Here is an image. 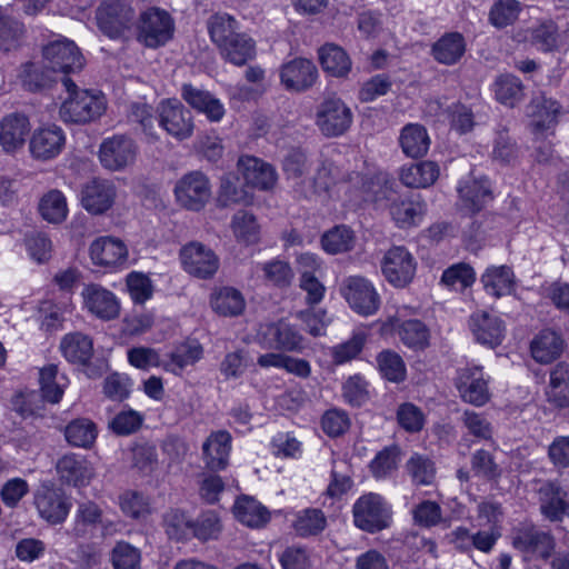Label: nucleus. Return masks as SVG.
I'll return each mask as SVG.
<instances>
[{
	"label": "nucleus",
	"mask_w": 569,
	"mask_h": 569,
	"mask_svg": "<svg viewBox=\"0 0 569 569\" xmlns=\"http://www.w3.org/2000/svg\"><path fill=\"white\" fill-rule=\"evenodd\" d=\"M181 98L196 111L203 113L210 122H219L226 114L223 103L210 91L191 83H183Z\"/></svg>",
	"instance_id": "obj_20"
},
{
	"label": "nucleus",
	"mask_w": 569,
	"mask_h": 569,
	"mask_svg": "<svg viewBox=\"0 0 569 569\" xmlns=\"http://www.w3.org/2000/svg\"><path fill=\"white\" fill-rule=\"evenodd\" d=\"M238 29L237 20L227 13H216L208 20L210 39L217 46L221 58L237 67H242L254 59L256 42Z\"/></svg>",
	"instance_id": "obj_1"
},
{
	"label": "nucleus",
	"mask_w": 569,
	"mask_h": 569,
	"mask_svg": "<svg viewBox=\"0 0 569 569\" xmlns=\"http://www.w3.org/2000/svg\"><path fill=\"white\" fill-rule=\"evenodd\" d=\"M328 526L327 517L321 509L306 508L297 512L292 528L301 538L315 537L325 531Z\"/></svg>",
	"instance_id": "obj_40"
},
{
	"label": "nucleus",
	"mask_w": 569,
	"mask_h": 569,
	"mask_svg": "<svg viewBox=\"0 0 569 569\" xmlns=\"http://www.w3.org/2000/svg\"><path fill=\"white\" fill-rule=\"evenodd\" d=\"M137 153L138 146L130 137L116 134L101 142L99 160L103 168L120 171L134 162Z\"/></svg>",
	"instance_id": "obj_11"
},
{
	"label": "nucleus",
	"mask_w": 569,
	"mask_h": 569,
	"mask_svg": "<svg viewBox=\"0 0 569 569\" xmlns=\"http://www.w3.org/2000/svg\"><path fill=\"white\" fill-rule=\"evenodd\" d=\"M439 176L438 163L430 160L403 166L399 172L400 181L409 188H428L438 180Z\"/></svg>",
	"instance_id": "obj_32"
},
{
	"label": "nucleus",
	"mask_w": 569,
	"mask_h": 569,
	"mask_svg": "<svg viewBox=\"0 0 569 569\" xmlns=\"http://www.w3.org/2000/svg\"><path fill=\"white\" fill-rule=\"evenodd\" d=\"M475 281L476 272L473 268L466 262L455 263L447 268L440 280L443 286L456 291H463L471 287Z\"/></svg>",
	"instance_id": "obj_48"
},
{
	"label": "nucleus",
	"mask_w": 569,
	"mask_h": 569,
	"mask_svg": "<svg viewBox=\"0 0 569 569\" xmlns=\"http://www.w3.org/2000/svg\"><path fill=\"white\" fill-rule=\"evenodd\" d=\"M221 523L216 512H202L194 521L191 520V536L200 541L217 539Z\"/></svg>",
	"instance_id": "obj_60"
},
{
	"label": "nucleus",
	"mask_w": 569,
	"mask_h": 569,
	"mask_svg": "<svg viewBox=\"0 0 569 569\" xmlns=\"http://www.w3.org/2000/svg\"><path fill=\"white\" fill-rule=\"evenodd\" d=\"M39 212L50 223L64 221L68 214V206L63 193L53 189L43 194L39 202Z\"/></svg>",
	"instance_id": "obj_43"
},
{
	"label": "nucleus",
	"mask_w": 569,
	"mask_h": 569,
	"mask_svg": "<svg viewBox=\"0 0 569 569\" xmlns=\"http://www.w3.org/2000/svg\"><path fill=\"white\" fill-rule=\"evenodd\" d=\"M351 109L337 97L326 98L317 108L316 124L326 137H339L352 123Z\"/></svg>",
	"instance_id": "obj_10"
},
{
	"label": "nucleus",
	"mask_w": 569,
	"mask_h": 569,
	"mask_svg": "<svg viewBox=\"0 0 569 569\" xmlns=\"http://www.w3.org/2000/svg\"><path fill=\"white\" fill-rule=\"evenodd\" d=\"M57 472L61 481L72 486H84L93 476L89 461L74 453L64 455L58 460Z\"/></svg>",
	"instance_id": "obj_30"
},
{
	"label": "nucleus",
	"mask_w": 569,
	"mask_h": 569,
	"mask_svg": "<svg viewBox=\"0 0 569 569\" xmlns=\"http://www.w3.org/2000/svg\"><path fill=\"white\" fill-rule=\"evenodd\" d=\"M318 79L316 64L305 58H296L280 69L282 86L295 92H302L311 88Z\"/></svg>",
	"instance_id": "obj_18"
},
{
	"label": "nucleus",
	"mask_w": 569,
	"mask_h": 569,
	"mask_svg": "<svg viewBox=\"0 0 569 569\" xmlns=\"http://www.w3.org/2000/svg\"><path fill=\"white\" fill-rule=\"evenodd\" d=\"M213 310L221 316H238L244 309V299L240 291L224 287L211 300Z\"/></svg>",
	"instance_id": "obj_47"
},
{
	"label": "nucleus",
	"mask_w": 569,
	"mask_h": 569,
	"mask_svg": "<svg viewBox=\"0 0 569 569\" xmlns=\"http://www.w3.org/2000/svg\"><path fill=\"white\" fill-rule=\"evenodd\" d=\"M219 201L223 207L231 204L249 206L253 202V194L244 187H238L231 177L221 180Z\"/></svg>",
	"instance_id": "obj_56"
},
{
	"label": "nucleus",
	"mask_w": 569,
	"mask_h": 569,
	"mask_svg": "<svg viewBox=\"0 0 569 569\" xmlns=\"http://www.w3.org/2000/svg\"><path fill=\"white\" fill-rule=\"evenodd\" d=\"M262 338L269 348L282 352H302L306 348L305 337L286 319L267 325Z\"/></svg>",
	"instance_id": "obj_13"
},
{
	"label": "nucleus",
	"mask_w": 569,
	"mask_h": 569,
	"mask_svg": "<svg viewBox=\"0 0 569 569\" xmlns=\"http://www.w3.org/2000/svg\"><path fill=\"white\" fill-rule=\"evenodd\" d=\"M391 507L386 499L375 492L359 497L352 506L353 523L369 533L379 532L390 526Z\"/></svg>",
	"instance_id": "obj_4"
},
{
	"label": "nucleus",
	"mask_w": 569,
	"mask_h": 569,
	"mask_svg": "<svg viewBox=\"0 0 569 569\" xmlns=\"http://www.w3.org/2000/svg\"><path fill=\"white\" fill-rule=\"evenodd\" d=\"M202 356L200 345L181 346L170 355V359L162 366L166 370L173 373L181 372L187 366L196 363Z\"/></svg>",
	"instance_id": "obj_58"
},
{
	"label": "nucleus",
	"mask_w": 569,
	"mask_h": 569,
	"mask_svg": "<svg viewBox=\"0 0 569 569\" xmlns=\"http://www.w3.org/2000/svg\"><path fill=\"white\" fill-rule=\"evenodd\" d=\"M567 492L555 482H545L539 489L540 511L550 521H562L569 515Z\"/></svg>",
	"instance_id": "obj_26"
},
{
	"label": "nucleus",
	"mask_w": 569,
	"mask_h": 569,
	"mask_svg": "<svg viewBox=\"0 0 569 569\" xmlns=\"http://www.w3.org/2000/svg\"><path fill=\"white\" fill-rule=\"evenodd\" d=\"M319 61L323 71L336 78H345L351 70V59L339 46L327 43L319 49Z\"/></svg>",
	"instance_id": "obj_36"
},
{
	"label": "nucleus",
	"mask_w": 569,
	"mask_h": 569,
	"mask_svg": "<svg viewBox=\"0 0 569 569\" xmlns=\"http://www.w3.org/2000/svg\"><path fill=\"white\" fill-rule=\"evenodd\" d=\"M60 350L67 361L74 365H87L93 356V342L84 333L71 332L61 339Z\"/></svg>",
	"instance_id": "obj_34"
},
{
	"label": "nucleus",
	"mask_w": 569,
	"mask_h": 569,
	"mask_svg": "<svg viewBox=\"0 0 569 569\" xmlns=\"http://www.w3.org/2000/svg\"><path fill=\"white\" fill-rule=\"evenodd\" d=\"M69 97L62 102L59 116L66 123L86 124L99 119L106 110L104 98L89 90H79L69 78L61 79Z\"/></svg>",
	"instance_id": "obj_2"
},
{
	"label": "nucleus",
	"mask_w": 569,
	"mask_h": 569,
	"mask_svg": "<svg viewBox=\"0 0 569 569\" xmlns=\"http://www.w3.org/2000/svg\"><path fill=\"white\" fill-rule=\"evenodd\" d=\"M368 340V332L365 330H355L351 337L330 350L333 363L343 365L356 359L362 351Z\"/></svg>",
	"instance_id": "obj_44"
},
{
	"label": "nucleus",
	"mask_w": 569,
	"mask_h": 569,
	"mask_svg": "<svg viewBox=\"0 0 569 569\" xmlns=\"http://www.w3.org/2000/svg\"><path fill=\"white\" fill-rule=\"evenodd\" d=\"M144 421V416L131 408L118 412L109 422V428L118 436H129L137 432Z\"/></svg>",
	"instance_id": "obj_61"
},
{
	"label": "nucleus",
	"mask_w": 569,
	"mask_h": 569,
	"mask_svg": "<svg viewBox=\"0 0 569 569\" xmlns=\"http://www.w3.org/2000/svg\"><path fill=\"white\" fill-rule=\"evenodd\" d=\"M236 518L250 528H260L270 520V512L258 500L243 496L233 506Z\"/></svg>",
	"instance_id": "obj_38"
},
{
	"label": "nucleus",
	"mask_w": 569,
	"mask_h": 569,
	"mask_svg": "<svg viewBox=\"0 0 569 569\" xmlns=\"http://www.w3.org/2000/svg\"><path fill=\"white\" fill-rule=\"evenodd\" d=\"M340 293L349 307L360 316H372L380 307V297L373 284L361 276H349L340 286Z\"/></svg>",
	"instance_id": "obj_8"
},
{
	"label": "nucleus",
	"mask_w": 569,
	"mask_h": 569,
	"mask_svg": "<svg viewBox=\"0 0 569 569\" xmlns=\"http://www.w3.org/2000/svg\"><path fill=\"white\" fill-rule=\"evenodd\" d=\"M559 103L545 96L537 97L530 104V127L536 134V141L543 136L545 132L553 130L557 124V116L559 113Z\"/></svg>",
	"instance_id": "obj_27"
},
{
	"label": "nucleus",
	"mask_w": 569,
	"mask_h": 569,
	"mask_svg": "<svg viewBox=\"0 0 569 569\" xmlns=\"http://www.w3.org/2000/svg\"><path fill=\"white\" fill-rule=\"evenodd\" d=\"M382 272L391 284L405 287L415 276V259L405 247H393L383 258Z\"/></svg>",
	"instance_id": "obj_16"
},
{
	"label": "nucleus",
	"mask_w": 569,
	"mask_h": 569,
	"mask_svg": "<svg viewBox=\"0 0 569 569\" xmlns=\"http://www.w3.org/2000/svg\"><path fill=\"white\" fill-rule=\"evenodd\" d=\"M64 143L66 136L63 130L58 126H49L39 128L33 132L29 148L33 158L50 160L60 154Z\"/></svg>",
	"instance_id": "obj_23"
},
{
	"label": "nucleus",
	"mask_w": 569,
	"mask_h": 569,
	"mask_svg": "<svg viewBox=\"0 0 569 569\" xmlns=\"http://www.w3.org/2000/svg\"><path fill=\"white\" fill-rule=\"evenodd\" d=\"M174 194L182 207L198 211L210 198L209 180L200 171L189 172L177 182Z\"/></svg>",
	"instance_id": "obj_12"
},
{
	"label": "nucleus",
	"mask_w": 569,
	"mask_h": 569,
	"mask_svg": "<svg viewBox=\"0 0 569 569\" xmlns=\"http://www.w3.org/2000/svg\"><path fill=\"white\" fill-rule=\"evenodd\" d=\"M400 340L409 348L423 349L428 346L429 330L420 320H406L397 328Z\"/></svg>",
	"instance_id": "obj_50"
},
{
	"label": "nucleus",
	"mask_w": 569,
	"mask_h": 569,
	"mask_svg": "<svg viewBox=\"0 0 569 569\" xmlns=\"http://www.w3.org/2000/svg\"><path fill=\"white\" fill-rule=\"evenodd\" d=\"M510 539L512 547L526 557L547 559L556 547L553 536L531 522H520L513 527Z\"/></svg>",
	"instance_id": "obj_7"
},
{
	"label": "nucleus",
	"mask_w": 569,
	"mask_h": 569,
	"mask_svg": "<svg viewBox=\"0 0 569 569\" xmlns=\"http://www.w3.org/2000/svg\"><path fill=\"white\" fill-rule=\"evenodd\" d=\"M34 505L40 517L52 525L64 521L71 508L63 492L52 488L39 490L34 496Z\"/></svg>",
	"instance_id": "obj_24"
},
{
	"label": "nucleus",
	"mask_w": 569,
	"mask_h": 569,
	"mask_svg": "<svg viewBox=\"0 0 569 569\" xmlns=\"http://www.w3.org/2000/svg\"><path fill=\"white\" fill-rule=\"evenodd\" d=\"M481 282L488 295L496 298L511 293L515 287V276L507 266L491 267L481 276Z\"/></svg>",
	"instance_id": "obj_39"
},
{
	"label": "nucleus",
	"mask_w": 569,
	"mask_h": 569,
	"mask_svg": "<svg viewBox=\"0 0 569 569\" xmlns=\"http://www.w3.org/2000/svg\"><path fill=\"white\" fill-rule=\"evenodd\" d=\"M30 132L29 119L21 113H11L0 121V146L7 153L21 149Z\"/></svg>",
	"instance_id": "obj_25"
},
{
	"label": "nucleus",
	"mask_w": 569,
	"mask_h": 569,
	"mask_svg": "<svg viewBox=\"0 0 569 569\" xmlns=\"http://www.w3.org/2000/svg\"><path fill=\"white\" fill-rule=\"evenodd\" d=\"M321 244L331 254L347 252L355 246V233L346 226H337L322 236Z\"/></svg>",
	"instance_id": "obj_49"
},
{
	"label": "nucleus",
	"mask_w": 569,
	"mask_h": 569,
	"mask_svg": "<svg viewBox=\"0 0 569 569\" xmlns=\"http://www.w3.org/2000/svg\"><path fill=\"white\" fill-rule=\"evenodd\" d=\"M114 569H140V550L128 542L119 541L111 552Z\"/></svg>",
	"instance_id": "obj_63"
},
{
	"label": "nucleus",
	"mask_w": 569,
	"mask_h": 569,
	"mask_svg": "<svg viewBox=\"0 0 569 569\" xmlns=\"http://www.w3.org/2000/svg\"><path fill=\"white\" fill-rule=\"evenodd\" d=\"M380 373L389 381L400 382L406 379L407 370L402 358L392 350H383L377 356Z\"/></svg>",
	"instance_id": "obj_52"
},
{
	"label": "nucleus",
	"mask_w": 569,
	"mask_h": 569,
	"mask_svg": "<svg viewBox=\"0 0 569 569\" xmlns=\"http://www.w3.org/2000/svg\"><path fill=\"white\" fill-rule=\"evenodd\" d=\"M522 10L518 0H496L490 8L488 20L497 29L512 26Z\"/></svg>",
	"instance_id": "obj_45"
},
{
	"label": "nucleus",
	"mask_w": 569,
	"mask_h": 569,
	"mask_svg": "<svg viewBox=\"0 0 569 569\" xmlns=\"http://www.w3.org/2000/svg\"><path fill=\"white\" fill-rule=\"evenodd\" d=\"M495 93L498 101L513 107L523 97V86L517 77L505 74L495 82Z\"/></svg>",
	"instance_id": "obj_54"
},
{
	"label": "nucleus",
	"mask_w": 569,
	"mask_h": 569,
	"mask_svg": "<svg viewBox=\"0 0 569 569\" xmlns=\"http://www.w3.org/2000/svg\"><path fill=\"white\" fill-rule=\"evenodd\" d=\"M406 470L413 483L418 486L430 485L435 478L433 461L427 456L413 453L406 463Z\"/></svg>",
	"instance_id": "obj_53"
},
{
	"label": "nucleus",
	"mask_w": 569,
	"mask_h": 569,
	"mask_svg": "<svg viewBox=\"0 0 569 569\" xmlns=\"http://www.w3.org/2000/svg\"><path fill=\"white\" fill-rule=\"evenodd\" d=\"M392 219L401 228L419 223L426 212V203L410 199H393L389 206Z\"/></svg>",
	"instance_id": "obj_41"
},
{
	"label": "nucleus",
	"mask_w": 569,
	"mask_h": 569,
	"mask_svg": "<svg viewBox=\"0 0 569 569\" xmlns=\"http://www.w3.org/2000/svg\"><path fill=\"white\" fill-rule=\"evenodd\" d=\"M137 40L147 48L164 46L174 32V22L163 9L151 7L142 11L137 20Z\"/></svg>",
	"instance_id": "obj_5"
},
{
	"label": "nucleus",
	"mask_w": 569,
	"mask_h": 569,
	"mask_svg": "<svg viewBox=\"0 0 569 569\" xmlns=\"http://www.w3.org/2000/svg\"><path fill=\"white\" fill-rule=\"evenodd\" d=\"M96 21L106 37L124 39L136 23V12L127 0H103L96 10Z\"/></svg>",
	"instance_id": "obj_3"
},
{
	"label": "nucleus",
	"mask_w": 569,
	"mask_h": 569,
	"mask_svg": "<svg viewBox=\"0 0 569 569\" xmlns=\"http://www.w3.org/2000/svg\"><path fill=\"white\" fill-rule=\"evenodd\" d=\"M97 435L96 423L86 418L74 419L64 428L66 440L73 447L91 448L97 439Z\"/></svg>",
	"instance_id": "obj_42"
},
{
	"label": "nucleus",
	"mask_w": 569,
	"mask_h": 569,
	"mask_svg": "<svg viewBox=\"0 0 569 569\" xmlns=\"http://www.w3.org/2000/svg\"><path fill=\"white\" fill-rule=\"evenodd\" d=\"M159 126L172 138L182 141L192 137V112L177 98L162 99L156 109Z\"/></svg>",
	"instance_id": "obj_6"
},
{
	"label": "nucleus",
	"mask_w": 569,
	"mask_h": 569,
	"mask_svg": "<svg viewBox=\"0 0 569 569\" xmlns=\"http://www.w3.org/2000/svg\"><path fill=\"white\" fill-rule=\"evenodd\" d=\"M90 257L92 262L98 266H118L127 260L128 250L120 239L100 237L91 243Z\"/></svg>",
	"instance_id": "obj_29"
},
{
	"label": "nucleus",
	"mask_w": 569,
	"mask_h": 569,
	"mask_svg": "<svg viewBox=\"0 0 569 569\" xmlns=\"http://www.w3.org/2000/svg\"><path fill=\"white\" fill-rule=\"evenodd\" d=\"M117 188L107 179L94 178L88 181L81 190V204L92 214H102L114 203Z\"/></svg>",
	"instance_id": "obj_17"
},
{
	"label": "nucleus",
	"mask_w": 569,
	"mask_h": 569,
	"mask_svg": "<svg viewBox=\"0 0 569 569\" xmlns=\"http://www.w3.org/2000/svg\"><path fill=\"white\" fill-rule=\"evenodd\" d=\"M23 33L24 27L21 22L0 11V50L16 49Z\"/></svg>",
	"instance_id": "obj_62"
},
{
	"label": "nucleus",
	"mask_w": 569,
	"mask_h": 569,
	"mask_svg": "<svg viewBox=\"0 0 569 569\" xmlns=\"http://www.w3.org/2000/svg\"><path fill=\"white\" fill-rule=\"evenodd\" d=\"M40 386L42 398L51 403L61 400L66 387L67 379L58 377V367L49 365L40 370Z\"/></svg>",
	"instance_id": "obj_46"
},
{
	"label": "nucleus",
	"mask_w": 569,
	"mask_h": 569,
	"mask_svg": "<svg viewBox=\"0 0 569 569\" xmlns=\"http://www.w3.org/2000/svg\"><path fill=\"white\" fill-rule=\"evenodd\" d=\"M100 522H102V510L97 503L92 501L80 503L76 512L72 535L78 538L84 537L90 527Z\"/></svg>",
	"instance_id": "obj_51"
},
{
	"label": "nucleus",
	"mask_w": 569,
	"mask_h": 569,
	"mask_svg": "<svg viewBox=\"0 0 569 569\" xmlns=\"http://www.w3.org/2000/svg\"><path fill=\"white\" fill-rule=\"evenodd\" d=\"M402 152L409 158L423 157L430 147V138L423 126L409 123L405 126L399 136Z\"/></svg>",
	"instance_id": "obj_35"
},
{
	"label": "nucleus",
	"mask_w": 569,
	"mask_h": 569,
	"mask_svg": "<svg viewBox=\"0 0 569 569\" xmlns=\"http://www.w3.org/2000/svg\"><path fill=\"white\" fill-rule=\"evenodd\" d=\"M231 229L238 240L253 243L258 239L259 224L256 217L244 210H240L232 217Z\"/></svg>",
	"instance_id": "obj_55"
},
{
	"label": "nucleus",
	"mask_w": 569,
	"mask_h": 569,
	"mask_svg": "<svg viewBox=\"0 0 569 569\" xmlns=\"http://www.w3.org/2000/svg\"><path fill=\"white\" fill-rule=\"evenodd\" d=\"M43 58L52 73H61L60 80L69 73L79 72L84 59L77 44L67 39H57L43 47Z\"/></svg>",
	"instance_id": "obj_9"
},
{
	"label": "nucleus",
	"mask_w": 569,
	"mask_h": 569,
	"mask_svg": "<svg viewBox=\"0 0 569 569\" xmlns=\"http://www.w3.org/2000/svg\"><path fill=\"white\" fill-rule=\"evenodd\" d=\"M456 386L461 399L476 407L486 405L490 399L488 379L485 378L481 367L473 366L461 369Z\"/></svg>",
	"instance_id": "obj_15"
},
{
	"label": "nucleus",
	"mask_w": 569,
	"mask_h": 569,
	"mask_svg": "<svg viewBox=\"0 0 569 569\" xmlns=\"http://www.w3.org/2000/svg\"><path fill=\"white\" fill-rule=\"evenodd\" d=\"M166 533L170 539L184 540L191 537V519L179 509H171L163 516Z\"/></svg>",
	"instance_id": "obj_59"
},
{
	"label": "nucleus",
	"mask_w": 569,
	"mask_h": 569,
	"mask_svg": "<svg viewBox=\"0 0 569 569\" xmlns=\"http://www.w3.org/2000/svg\"><path fill=\"white\" fill-rule=\"evenodd\" d=\"M470 465L475 476L487 480H497L502 473L492 453L485 449L476 450L472 453Z\"/></svg>",
	"instance_id": "obj_57"
},
{
	"label": "nucleus",
	"mask_w": 569,
	"mask_h": 569,
	"mask_svg": "<svg viewBox=\"0 0 569 569\" xmlns=\"http://www.w3.org/2000/svg\"><path fill=\"white\" fill-rule=\"evenodd\" d=\"M459 206L466 214H475L492 199L487 180H468L458 189Z\"/></svg>",
	"instance_id": "obj_31"
},
{
	"label": "nucleus",
	"mask_w": 569,
	"mask_h": 569,
	"mask_svg": "<svg viewBox=\"0 0 569 569\" xmlns=\"http://www.w3.org/2000/svg\"><path fill=\"white\" fill-rule=\"evenodd\" d=\"M231 435L226 430L211 432L202 445V457L210 470H222L228 465Z\"/></svg>",
	"instance_id": "obj_28"
},
{
	"label": "nucleus",
	"mask_w": 569,
	"mask_h": 569,
	"mask_svg": "<svg viewBox=\"0 0 569 569\" xmlns=\"http://www.w3.org/2000/svg\"><path fill=\"white\" fill-rule=\"evenodd\" d=\"M180 257L184 270L201 279L212 277L219 268L217 254L200 242H190L182 247Z\"/></svg>",
	"instance_id": "obj_14"
},
{
	"label": "nucleus",
	"mask_w": 569,
	"mask_h": 569,
	"mask_svg": "<svg viewBox=\"0 0 569 569\" xmlns=\"http://www.w3.org/2000/svg\"><path fill=\"white\" fill-rule=\"evenodd\" d=\"M469 327L475 339L490 348L501 345L506 333L505 322L486 311L473 312L469 319Z\"/></svg>",
	"instance_id": "obj_21"
},
{
	"label": "nucleus",
	"mask_w": 569,
	"mask_h": 569,
	"mask_svg": "<svg viewBox=\"0 0 569 569\" xmlns=\"http://www.w3.org/2000/svg\"><path fill=\"white\" fill-rule=\"evenodd\" d=\"M466 47L467 44L461 33L448 32L433 43L431 53L437 62L452 66L461 60L466 52Z\"/></svg>",
	"instance_id": "obj_33"
},
{
	"label": "nucleus",
	"mask_w": 569,
	"mask_h": 569,
	"mask_svg": "<svg viewBox=\"0 0 569 569\" xmlns=\"http://www.w3.org/2000/svg\"><path fill=\"white\" fill-rule=\"evenodd\" d=\"M563 348L561 337L549 329L540 331L531 341L530 350L533 359L540 363H549L560 356Z\"/></svg>",
	"instance_id": "obj_37"
},
{
	"label": "nucleus",
	"mask_w": 569,
	"mask_h": 569,
	"mask_svg": "<svg viewBox=\"0 0 569 569\" xmlns=\"http://www.w3.org/2000/svg\"><path fill=\"white\" fill-rule=\"evenodd\" d=\"M87 310L102 320L116 319L120 313L117 297L108 289L97 283L87 284L81 293Z\"/></svg>",
	"instance_id": "obj_19"
},
{
	"label": "nucleus",
	"mask_w": 569,
	"mask_h": 569,
	"mask_svg": "<svg viewBox=\"0 0 569 569\" xmlns=\"http://www.w3.org/2000/svg\"><path fill=\"white\" fill-rule=\"evenodd\" d=\"M120 508L127 517L140 519L150 513V501L141 492L126 491L120 496Z\"/></svg>",
	"instance_id": "obj_64"
},
{
	"label": "nucleus",
	"mask_w": 569,
	"mask_h": 569,
	"mask_svg": "<svg viewBox=\"0 0 569 569\" xmlns=\"http://www.w3.org/2000/svg\"><path fill=\"white\" fill-rule=\"evenodd\" d=\"M238 167L247 187L268 191L277 183L278 176L274 168L261 159L243 156L239 159Z\"/></svg>",
	"instance_id": "obj_22"
}]
</instances>
